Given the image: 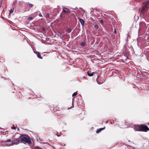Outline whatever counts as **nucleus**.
<instances>
[{
	"label": "nucleus",
	"instance_id": "18",
	"mask_svg": "<svg viewBox=\"0 0 149 149\" xmlns=\"http://www.w3.org/2000/svg\"><path fill=\"white\" fill-rule=\"evenodd\" d=\"M33 18L32 17H30L29 18V19H32Z\"/></svg>",
	"mask_w": 149,
	"mask_h": 149
},
{
	"label": "nucleus",
	"instance_id": "4",
	"mask_svg": "<svg viewBox=\"0 0 149 149\" xmlns=\"http://www.w3.org/2000/svg\"><path fill=\"white\" fill-rule=\"evenodd\" d=\"M149 4V1H147V3L146 2H143V7L141 9V13L143 14L147 12L148 10V4Z\"/></svg>",
	"mask_w": 149,
	"mask_h": 149
},
{
	"label": "nucleus",
	"instance_id": "14",
	"mask_svg": "<svg viewBox=\"0 0 149 149\" xmlns=\"http://www.w3.org/2000/svg\"><path fill=\"white\" fill-rule=\"evenodd\" d=\"M94 27L96 29H98V25H95L94 26Z\"/></svg>",
	"mask_w": 149,
	"mask_h": 149
},
{
	"label": "nucleus",
	"instance_id": "15",
	"mask_svg": "<svg viewBox=\"0 0 149 149\" xmlns=\"http://www.w3.org/2000/svg\"><path fill=\"white\" fill-rule=\"evenodd\" d=\"M60 17H64V15H63V14H62V13H61V14H60Z\"/></svg>",
	"mask_w": 149,
	"mask_h": 149
},
{
	"label": "nucleus",
	"instance_id": "3",
	"mask_svg": "<svg viewBox=\"0 0 149 149\" xmlns=\"http://www.w3.org/2000/svg\"><path fill=\"white\" fill-rule=\"evenodd\" d=\"M136 131L147 132L149 130V128L146 125H141L135 129Z\"/></svg>",
	"mask_w": 149,
	"mask_h": 149
},
{
	"label": "nucleus",
	"instance_id": "23",
	"mask_svg": "<svg viewBox=\"0 0 149 149\" xmlns=\"http://www.w3.org/2000/svg\"><path fill=\"white\" fill-rule=\"evenodd\" d=\"M114 33H116V30H115V31H114Z\"/></svg>",
	"mask_w": 149,
	"mask_h": 149
},
{
	"label": "nucleus",
	"instance_id": "9",
	"mask_svg": "<svg viewBox=\"0 0 149 149\" xmlns=\"http://www.w3.org/2000/svg\"><path fill=\"white\" fill-rule=\"evenodd\" d=\"M80 45L82 46H84L85 45V42H82L80 43Z\"/></svg>",
	"mask_w": 149,
	"mask_h": 149
},
{
	"label": "nucleus",
	"instance_id": "7",
	"mask_svg": "<svg viewBox=\"0 0 149 149\" xmlns=\"http://www.w3.org/2000/svg\"><path fill=\"white\" fill-rule=\"evenodd\" d=\"M93 72H91L88 71L87 72L88 76H92L93 75Z\"/></svg>",
	"mask_w": 149,
	"mask_h": 149
},
{
	"label": "nucleus",
	"instance_id": "13",
	"mask_svg": "<svg viewBox=\"0 0 149 149\" xmlns=\"http://www.w3.org/2000/svg\"><path fill=\"white\" fill-rule=\"evenodd\" d=\"M71 32V29H70V28L68 29L67 31V33H70Z\"/></svg>",
	"mask_w": 149,
	"mask_h": 149
},
{
	"label": "nucleus",
	"instance_id": "12",
	"mask_svg": "<svg viewBox=\"0 0 149 149\" xmlns=\"http://www.w3.org/2000/svg\"><path fill=\"white\" fill-rule=\"evenodd\" d=\"M14 9H11L10 11V14H11V13H12L13 12Z\"/></svg>",
	"mask_w": 149,
	"mask_h": 149
},
{
	"label": "nucleus",
	"instance_id": "25",
	"mask_svg": "<svg viewBox=\"0 0 149 149\" xmlns=\"http://www.w3.org/2000/svg\"><path fill=\"white\" fill-rule=\"evenodd\" d=\"M42 30H45V29L44 28H42Z\"/></svg>",
	"mask_w": 149,
	"mask_h": 149
},
{
	"label": "nucleus",
	"instance_id": "19",
	"mask_svg": "<svg viewBox=\"0 0 149 149\" xmlns=\"http://www.w3.org/2000/svg\"><path fill=\"white\" fill-rule=\"evenodd\" d=\"M46 16L47 17H49L50 16L49 15V14H47Z\"/></svg>",
	"mask_w": 149,
	"mask_h": 149
},
{
	"label": "nucleus",
	"instance_id": "5",
	"mask_svg": "<svg viewBox=\"0 0 149 149\" xmlns=\"http://www.w3.org/2000/svg\"><path fill=\"white\" fill-rule=\"evenodd\" d=\"M105 128V127H104L101 128H100L99 129H98L96 131V133H98L100 132L102 130H104Z\"/></svg>",
	"mask_w": 149,
	"mask_h": 149
},
{
	"label": "nucleus",
	"instance_id": "24",
	"mask_svg": "<svg viewBox=\"0 0 149 149\" xmlns=\"http://www.w3.org/2000/svg\"><path fill=\"white\" fill-rule=\"evenodd\" d=\"M4 78L5 79H6V80L7 79L6 77H4Z\"/></svg>",
	"mask_w": 149,
	"mask_h": 149
},
{
	"label": "nucleus",
	"instance_id": "26",
	"mask_svg": "<svg viewBox=\"0 0 149 149\" xmlns=\"http://www.w3.org/2000/svg\"><path fill=\"white\" fill-rule=\"evenodd\" d=\"M72 12H74V11H72Z\"/></svg>",
	"mask_w": 149,
	"mask_h": 149
},
{
	"label": "nucleus",
	"instance_id": "11",
	"mask_svg": "<svg viewBox=\"0 0 149 149\" xmlns=\"http://www.w3.org/2000/svg\"><path fill=\"white\" fill-rule=\"evenodd\" d=\"M77 92H75L72 94V96H75L77 95Z\"/></svg>",
	"mask_w": 149,
	"mask_h": 149
},
{
	"label": "nucleus",
	"instance_id": "6",
	"mask_svg": "<svg viewBox=\"0 0 149 149\" xmlns=\"http://www.w3.org/2000/svg\"><path fill=\"white\" fill-rule=\"evenodd\" d=\"M79 21L81 24V25L83 26L84 24V20L82 19L79 18Z\"/></svg>",
	"mask_w": 149,
	"mask_h": 149
},
{
	"label": "nucleus",
	"instance_id": "17",
	"mask_svg": "<svg viewBox=\"0 0 149 149\" xmlns=\"http://www.w3.org/2000/svg\"><path fill=\"white\" fill-rule=\"evenodd\" d=\"M11 128L13 129H16V128L15 127H12Z\"/></svg>",
	"mask_w": 149,
	"mask_h": 149
},
{
	"label": "nucleus",
	"instance_id": "22",
	"mask_svg": "<svg viewBox=\"0 0 149 149\" xmlns=\"http://www.w3.org/2000/svg\"><path fill=\"white\" fill-rule=\"evenodd\" d=\"M39 16L42 17V15L41 14H40L39 15Z\"/></svg>",
	"mask_w": 149,
	"mask_h": 149
},
{
	"label": "nucleus",
	"instance_id": "20",
	"mask_svg": "<svg viewBox=\"0 0 149 149\" xmlns=\"http://www.w3.org/2000/svg\"><path fill=\"white\" fill-rule=\"evenodd\" d=\"M100 22L101 23H103V21L102 20H101L100 21Z\"/></svg>",
	"mask_w": 149,
	"mask_h": 149
},
{
	"label": "nucleus",
	"instance_id": "16",
	"mask_svg": "<svg viewBox=\"0 0 149 149\" xmlns=\"http://www.w3.org/2000/svg\"><path fill=\"white\" fill-rule=\"evenodd\" d=\"M29 6L30 7H32L33 6V4L31 3H30L29 4Z\"/></svg>",
	"mask_w": 149,
	"mask_h": 149
},
{
	"label": "nucleus",
	"instance_id": "2",
	"mask_svg": "<svg viewBox=\"0 0 149 149\" xmlns=\"http://www.w3.org/2000/svg\"><path fill=\"white\" fill-rule=\"evenodd\" d=\"M21 141L19 139L15 138L14 140L12 142L10 140L8 139L7 141L5 143L4 145L7 146H10L13 145V144H18L19 142Z\"/></svg>",
	"mask_w": 149,
	"mask_h": 149
},
{
	"label": "nucleus",
	"instance_id": "21",
	"mask_svg": "<svg viewBox=\"0 0 149 149\" xmlns=\"http://www.w3.org/2000/svg\"><path fill=\"white\" fill-rule=\"evenodd\" d=\"M77 8H78L77 7H76L75 8H72V9H74V10H75V9H77Z\"/></svg>",
	"mask_w": 149,
	"mask_h": 149
},
{
	"label": "nucleus",
	"instance_id": "10",
	"mask_svg": "<svg viewBox=\"0 0 149 149\" xmlns=\"http://www.w3.org/2000/svg\"><path fill=\"white\" fill-rule=\"evenodd\" d=\"M68 12V11L65 10L64 9H63V10L62 12L64 13L65 14H66Z\"/></svg>",
	"mask_w": 149,
	"mask_h": 149
},
{
	"label": "nucleus",
	"instance_id": "8",
	"mask_svg": "<svg viewBox=\"0 0 149 149\" xmlns=\"http://www.w3.org/2000/svg\"><path fill=\"white\" fill-rule=\"evenodd\" d=\"M37 57L40 59H42V58L41 57V55L40 54H38L37 55Z\"/></svg>",
	"mask_w": 149,
	"mask_h": 149
},
{
	"label": "nucleus",
	"instance_id": "1",
	"mask_svg": "<svg viewBox=\"0 0 149 149\" xmlns=\"http://www.w3.org/2000/svg\"><path fill=\"white\" fill-rule=\"evenodd\" d=\"M20 141L24 143H27L30 144L31 143V141L29 139V137L26 135H22L20 136Z\"/></svg>",
	"mask_w": 149,
	"mask_h": 149
}]
</instances>
